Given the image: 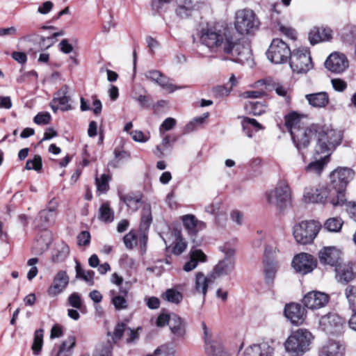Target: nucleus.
I'll return each instance as SVG.
<instances>
[{
    "label": "nucleus",
    "mask_w": 356,
    "mask_h": 356,
    "mask_svg": "<svg viewBox=\"0 0 356 356\" xmlns=\"http://www.w3.org/2000/svg\"><path fill=\"white\" fill-rule=\"evenodd\" d=\"M200 38L202 44L223 56L225 60L244 64L252 59L250 43L229 29L204 28Z\"/></svg>",
    "instance_id": "1"
},
{
    "label": "nucleus",
    "mask_w": 356,
    "mask_h": 356,
    "mask_svg": "<svg viewBox=\"0 0 356 356\" xmlns=\"http://www.w3.org/2000/svg\"><path fill=\"white\" fill-rule=\"evenodd\" d=\"M355 172L346 167H339L330 174L331 194L334 197L331 198V204L334 206H341L346 202L345 190L348 183L353 179Z\"/></svg>",
    "instance_id": "2"
},
{
    "label": "nucleus",
    "mask_w": 356,
    "mask_h": 356,
    "mask_svg": "<svg viewBox=\"0 0 356 356\" xmlns=\"http://www.w3.org/2000/svg\"><path fill=\"white\" fill-rule=\"evenodd\" d=\"M316 136L317 143L314 149V157L329 161L332 152L341 141V136L336 130L327 127H320Z\"/></svg>",
    "instance_id": "3"
},
{
    "label": "nucleus",
    "mask_w": 356,
    "mask_h": 356,
    "mask_svg": "<svg viewBox=\"0 0 356 356\" xmlns=\"http://www.w3.org/2000/svg\"><path fill=\"white\" fill-rule=\"evenodd\" d=\"M234 25L238 34L251 35L258 31L260 22L252 10L244 8L236 12Z\"/></svg>",
    "instance_id": "4"
},
{
    "label": "nucleus",
    "mask_w": 356,
    "mask_h": 356,
    "mask_svg": "<svg viewBox=\"0 0 356 356\" xmlns=\"http://www.w3.org/2000/svg\"><path fill=\"white\" fill-rule=\"evenodd\" d=\"M312 339L310 332L299 329L288 337L284 343L285 350L295 356H300L309 350Z\"/></svg>",
    "instance_id": "5"
},
{
    "label": "nucleus",
    "mask_w": 356,
    "mask_h": 356,
    "mask_svg": "<svg viewBox=\"0 0 356 356\" xmlns=\"http://www.w3.org/2000/svg\"><path fill=\"white\" fill-rule=\"evenodd\" d=\"M321 228L320 222L315 220L302 221L293 227V236L300 244L312 243Z\"/></svg>",
    "instance_id": "6"
},
{
    "label": "nucleus",
    "mask_w": 356,
    "mask_h": 356,
    "mask_svg": "<svg viewBox=\"0 0 356 356\" xmlns=\"http://www.w3.org/2000/svg\"><path fill=\"white\" fill-rule=\"evenodd\" d=\"M289 65L293 72L307 73L313 68L309 51L307 48H298L292 51L289 58Z\"/></svg>",
    "instance_id": "7"
},
{
    "label": "nucleus",
    "mask_w": 356,
    "mask_h": 356,
    "mask_svg": "<svg viewBox=\"0 0 356 356\" xmlns=\"http://www.w3.org/2000/svg\"><path fill=\"white\" fill-rule=\"evenodd\" d=\"M292 51L289 45L282 40L273 39L266 51L268 59L275 64L286 63L291 57Z\"/></svg>",
    "instance_id": "8"
},
{
    "label": "nucleus",
    "mask_w": 356,
    "mask_h": 356,
    "mask_svg": "<svg viewBox=\"0 0 356 356\" xmlns=\"http://www.w3.org/2000/svg\"><path fill=\"white\" fill-rule=\"evenodd\" d=\"M290 198V188L285 181H280L274 189L266 193L268 202L280 209H282L286 205Z\"/></svg>",
    "instance_id": "9"
},
{
    "label": "nucleus",
    "mask_w": 356,
    "mask_h": 356,
    "mask_svg": "<svg viewBox=\"0 0 356 356\" xmlns=\"http://www.w3.org/2000/svg\"><path fill=\"white\" fill-rule=\"evenodd\" d=\"M140 330H141L140 327L131 329L125 323L119 322L116 324L112 332H108L107 333V336L111 337L113 344L117 343L124 335L126 337L127 343H135L139 339Z\"/></svg>",
    "instance_id": "10"
},
{
    "label": "nucleus",
    "mask_w": 356,
    "mask_h": 356,
    "mask_svg": "<svg viewBox=\"0 0 356 356\" xmlns=\"http://www.w3.org/2000/svg\"><path fill=\"white\" fill-rule=\"evenodd\" d=\"M319 128L320 127L317 125H312L309 127L305 126L300 129H292L290 134L298 150L307 147L311 138L316 134Z\"/></svg>",
    "instance_id": "11"
},
{
    "label": "nucleus",
    "mask_w": 356,
    "mask_h": 356,
    "mask_svg": "<svg viewBox=\"0 0 356 356\" xmlns=\"http://www.w3.org/2000/svg\"><path fill=\"white\" fill-rule=\"evenodd\" d=\"M277 249L270 245L265 248L264 257V273L266 282L268 284L273 283L277 271L278 270L277 262L273 259V256L276 253Z\"/></svg>",
    "instance_id": "12"
},
{
    "label": "nucleus",
    "mask_w": 356,
    "mask_h": 356,
    "mask_svg": "<svg viewBox=\"0 0 356 356\" xmlns=\"http://www.w3.org/2000/svg\"><path fill=\"white\" fill-rule=\"evenodd\" d=\"M328 197L331 202V198L334 197V196L331 194L330 190L323 185L307 187L303 195V200L306 203L323 204Z\"/></svg>",
    "instance_id": "13"
},
{
    "label": "nucleus",
    "mask_w": 356,
    "mask_h": 356,
    "mask_svg": "<svg viewBox=\"0 0 356 356\" xmlns=\"http://www.w3.org/2000/svg\"><path fill=\"white\" fill-rule=\"evenodd\" d=\"M222 251L225 252V257L215 266L211 273L213 280L218 277L228 275L235 268L234 250L229 248Z\"/></svg>",
    "instance_id": "14"
},
{
    "label": "nucleus",
    "mask_w": 356,
    "mask_h": 356,
    "mask_svg": "<svg viewBox=\"0 0 356 356\" xmlns=\"http://www.w3.org/2000/svg\"><path fill=\"white\" fill-rule=\"evenodd\" d=\"M319 326L330 334H339L344 325L343 319L336 313H328L319 319Z\"/></svg>",
    "instance_id": "15"
},
{
    "label": "nucleus",
    "mask_w": 356,
    "mask_h": 356,
    "mask_svg": "<svg viewBox=\"0 0 356 356\" xmlns=\"http://www.w3.org/2000/svg\"><path fill=\"white\" fill-rule=\"evenodd\" d=\"M292 266L297 273L306 275L316 267V261L312 255L302 252L293 257Z\"/></svg>",
    "instance_id": "16"
},
{
    "label": "nucleus",
    "mask_w": 356,
    "mask_h": 356,
    "mask_svg": "<svg viewBox=\"0 0 356 356\" xmlns=\"http://www.w3.org/2000/svg\"><path fill=\"white\" fill-rule=\"evenodd\" d=\"M145 76L147 79L154 82L168 93H172L177 90L185 88L184 86H179L173 84L169 77L156 70L147 71Z\"/></svg>",
    "instance_id": "17"
},
{
    "label": "nucleus",
    "mask_w": 356,
    "mask_h": 356,
    "mask_svg": "<svg viewBox=\"0 0 356 356\" xmlns=\"http://www.w3.org/2000/svg\"><path fill=\"white\" fill-rule=\"evenodd\" d=\"M325 66L328 70L340 74L348 67L349 62L345 54L334 52L326 59Z\"/></svg>",
    "instance_id": "18"
},
{
    "label": "nucleus",
    "mask_w": 356,
    "mask_h": 356,
    "mask_svg": "<svg viewBox=\"0 0 356 356\" xmlns=\"http://www.w3.org/2000/svg\"><path fill=\"white\" fill-rule=\"evenodd\" d=\"M330 300L328 294L312 291L307 293L303 298L302 302L305 307L311 309H318L325 307Z\"/></svg>",
    "instance_id": "19"
},
{
    "label": "nucleus",
    "mask_w": 356,
    "mask_h": 356,
    "mask_svg": "<svg viewBox=\"0 0 356 356\" xmlns=\"http://www.w3.org/2000/svg\"><path fill=\"white\" fill-rule=\"evenodd\" d=\"M335 277L338 282L347 284L356 277V269L353 262L339 264L335 267Z\"/></svg>",
    "instance_id": "20"
},
{
    "label": "nucleus",
    "mask_w": 356,
    "mask_h": 356,
    "mask_svg": "<svg viewBox=\"0 0 356 356\" xmlns=\"http://www.w3.org/2000/svg\"><path fill=\"white\" fill-rule=\"evenodd\" d=\"M274 351V341H264L248 347L244 352V356H273Z\"/></svg>",
    "instance_id": "21"
},
{
    "label": "nucleus",
    "mask_w": 356,
    "mask_h": 356,
    "mask_svg": "<svg viewBox=\"0 0 356 356\" xmlns=\"http://www.w3.org/2000/svg\"><path fill=\"white\" fill-rule=\"evenodd\" d=\"M284 315L292 324L300 325L305 321L306 318V312L300 305L298 303H291L286 305L284 308Z\"/></svg>",
    "instance_id": "22"
},
{
    "label": "nucleus",
    "mask_w": 356,
    "mask_h": 356,
    "mask_svg": "<svg viewBox=\"0 0 356 356\" xmlns=\"http://www.w3.org/2000/svg\"><path fill=\"white\" fill-rule=\"evenodd\" d=\"M69 280L70 278L65 271L60 270L58 272L53 280L51 285L47 290L48 295L50 297H55L61 293L68 285Z\"/></svg>",
    "instance_id": "23"
},
{
    "label": "nucleus",
    "mask_w": 356,
    "mask_h": 356,
    "mask_svg": "<svg viewBox=\"0 0 356 356\" xmlns=\"http://www.w3.org/2000/svg\"><path fill=\"white\" fill-rule=\"evenodd\" d=\"M318 257L321 264L336 267L341 259V252L334 247H325L320 250Z\"/></svg>",
    "instance_id": "24"
},
{
    "label": "nucleus",
    "mask_w": 356,
    "mask_h": 356,
    "mask_svg": "<svg viewBox=\"0 0 356 356\" xmlns=\"http://www.w3.org/2000/svg\"><path fill=\"white\" fill-rule=\"evenodd\" d=\"M183 225L188 234L191 236H195L200 231L206 227L204 222L197 219L194 215L188 214L181 218Z\"/></svg>",
    "instance_id": "25"
},
{
    "label": "nucleus",
    "mask_w": 356,
    "mask_h": 356,
    "mask_svg": "<svg viewBox=\"0 0 356 356\" xmlns=\"http://www.w3.org/2000/svg\"><path fill=\"white\" fill-rule=\"evenodd\" d=\"M332 38V31L326 27H314L309 33V40L312 44L320 42L329 41Z\"/></svg>",
    "instance_id": "26"
},
{
    "label": "nucleus",
    "mask_w": 356,
    "mask_h": 356,
    "mask_svg": "<svg viewBox=\"0 0 356 356\" xmlns=\"http://www.w3.org/2000/svg\"><path fill=\"white\" fill-rule=\"evenodd\" d=\"M215 280H213L211 273L208 276H205L202 272H198L195 274L194 281V291L197 293L202 294L203 299L207 293L208 286L210 283L213 282Z\"/></svg>",
    "instance_id": "27"
},
{
    "label": "nucleus",
    "mask_w": 356,
    "mask_h": 356,
    "mask_svg": "<svg viewBox=\"0 0 356 356\" xmlns=\"http://www.w3.org/2000/svg\"><path fill=\"white\" fill-rule=\"evenodd\" d=\"M190 260L184 266V270L190 272L194 270L199 262H205L207 261V255L198 249H192L189 252Z\"/></svg>",
    "instance_id": "28"
},
{
    "label": "nucleus",
    "mask_w": 356,
    "mask_h": 356,
    "mask_svg": "<svg viewBox=\"0 0 356 356\" xmlns=\"http://www.w3.org/2000/svg\"><path fill=\"white\" fill-rule=\"evenodd\" d=\"M344 352L343 345L334 341H329L321 348L320 356H343Z\"/></svg>",
    "instance_id": "29"
},
{
    "label": "nucleus",
    "mask_w": 356,
    "mask_h": 356,
    "mask_svg": "<svg viewBox=\"0 0 356 356\" xmlns=\"http://www.w3.org/2000/svg\"><path fill=\"white\" fill-rule=\"evenodd\" d=\"M169 327L172 334L177 338H184L186 334V324L177 315H171Z\"/></svg>",
    "instance_id": "30"
},
{
    "label": "nucleus",
    "mask_w": 356,
    "mask_h": 356,
    "mask_svg": "<svg viewBox=\"0 0 356 356\" xmlns=\"http://www.w3.org/2000/svg\"><path fill=\"white\" fill-rule=\"evenodd\" d=\"M305 98L312 106L316 108H323L329 103V97L325 92L307 94Z\"/></svg>",
    "instance_id": "31"
},
{
    "label": "nucleus",
    "mask_w": 356,
    "mask_h": 356,
    "mask_svg": "<svg viewBox=\"0 0 356 356\" xmlns=\"http://www.w3.org/2000/svg\"><path fill=\"white\" fill-rule=\"evenodd\" d=\"M303 115L293 111L285 116V126L288 131L291 133L292 129H300L305 127L302 122Z\"/></svg>",
    "instance_id": "32"
},
{
    "label": "nucleus",
    "mask_w": 356,
    "mask_h": 356,
    "mask_svg": "<svg viewBox=\"0 0 356 356\" xmlns=\"http://www.w3.org/2000/svg\"><path fill=\"white\" fill-rule=\"evenodd\" d=\"M68 88L67 86H63L56 93V96L54 98V102L59 104L60 109L63 111H68L70 109V106L68 104L70 99V97L67 95Z\"/></svg>",
    "instance_id": "33"
},
{
    "label": "nucleus",
    "mask_w": 356,
    "mask_h": 356,
    "mask_svg": "<svg viewBox=\"0 0 356 356\" xmlns=\"http://www.w3.org/2000/svg\"><path fill=\"white\" fill-rule=\"evenodd\" d=\"M121 201L124 202L126 205L132 211H136L139 208V204L142 200L140 194H134L132 193L120 195Z\"/></svg>",
    "instance_id": "34"
},
{
    "label": "nucleus",
    "mask_w": 356,
    "mask_h": 356,
    "mask_svg": "<svg viewBox=\"0 0 356 356\" xmlns=\"http://www.w3.org/2000/svg\"><path fill=\"white\" fill-rule=\"evenodd\" d=\"M70 253V248L67 245L62 243L59 245L53 253L51 260L54 263H59L65 261Z\"/></svg>",
    "instance_id": "35"
},
{
    "label": "nucleus",
    "mask_w": 356,
    "mask_h": 356,
    "mask_svg": "<svg viewBox=\"0 0 356 356\" xmlns=\"http://www.w3.org/2000/svg\"><path fill=\"white\" fill-rule=\"evenodd\" d=\"M197 2V0H182L179 3L176 13L181 17H186L191 15V12L194 7L193 2Z\"/></svg>",
    "instance_id": "36"
},
{
    "label": "nucleus",
    "mask_w": 356,
    "mask_h": 356,
    "mask_svg": "<svg viewBox=\"0 0 356 356\" xmlns=\"http://www.w3.org/2000/svg\"><path fill=\"white\" fill-rule=\"evenodd\" d=\"M208 356H228L227 353L225 351L220 342L214 341L208 343L205 347Z\"/></svg>",
    "instance_id": "37"
},
{
    "label": "nucleus",
    "mask_w": 356,
    "mask_h": 356,
    "mask_svg": "<svg viewBox=\"0 0 356 356\" xmlns=\"http://www.w3.org/2000/svg\"><path fill=\"white\" fill-rule=\"evenodd\" d=\"M316 161L310 163L307 167L306 170L309 172L321 174L323 171L325 165L328 163L329 161L323 159L322 158H318L317 156L314 157Z\"/></svg>",
    "instance_id": "38"
},
{
    "label": "nucleus",
    "mask_w": 356,
    "mask_h": 356,
    "mask_svg": "<svg viewBox=\"0 0 356 356\" xmlns=\"http://www.w3.org/2000/svg\"><path fill=\"white\" fill-rule=\"evenodd\" d=\"M343 224V222L341 218L338 217L330 218L325 221L324 228L331 232H338L341 230Z\"/></svg>",
    "instance_id": "39"
},
{
    "label": "nucleus",
    "mask_w": 356,
    "mask_h": 356,
    "mask_svg": "<svg viewBox=\"0 0 356 356\" xmlns=\"http://www.w3.org/2000/svg\"><path fill=\"white\" fill-rule=\"evenodd\" d=\"M345 296L352 311H356V285H348L345 289Z\"/></svg>",
    "instance_id": "40"
},
{
    "label": "nucleus",
    "mask_w": 356,
    "mask_h": 356,
    "mask_svg": "<svg viewBox=\"0 0 356 356\" xmlns=\"http://www.w3.org/2000/svg\"><path fill=\"white\" fill-rule=\"evenodd\" d=\"M162 297L167 301L174 304H179L183 299L182 294L174 289H169L166 290Z\"/></svg>",
    "instance_id": "41"
},
{
    "label": "nucleus",
    "mask_w": 356,
    "mask_h": 356,
    "mask_svg": "<svg viewBox=\"0 0 356 356\" xmlns=\"http://www.w3.org/2000/svg\"><path fill=\"white\" fill-rule=\"evenodd\" d=\"M99 219L105 222H111L114 219L113 211L108 203H104L99 209Z\"/></svg>",
    "instance_id": "42"
},
{
    "label": "nucleus",
    "mask_w": 356,
    "mask_h": 356,
    "mask_svg": "<svg viewBox=\"0 0 356 356\" xmlns=\"http://www.w3.org/2000/svg\"><path fill=\"white\" fill-rule=\"evenodd\" d=\"M110 180L111 176L108 175L103 174L100 177H96L95 183L97 191L101 193H106L109 188L108 182Z\"/></svg>",
    "instance_id": "43"
},
{
    "label": "nucleus",
    "mask_w": 356,
    "mask_h": 356,
    "mask_svg": "<svg viewBox=\"0 0 356 356\" xmlns=\"http://www.w3.org/2000/svg\"><path fill=\"white\" fill-rule=\"evenodd\" d=\"M43 344V330H37L34 334L32 350L34 354L38 355L41 350Z\"/></svg>",
    "instance_id": "44"
},
{
    "label": "nucleus",
    "mask_w": 356,
    "mask_h": 356,
    "mask_svg": "<svg viewBox=\"0 0 356 356\" xmlns=\"http://www.w3.org/2000/svg\"><path fill=\"white\" fill-rule=\"evenodd\" d=\"M111 296L112 297V303L116 309L120 310L127 307V302L124 296L116 295L115 291H111Z\"/></svg>",
    "instance_id": "45"
},
{
    "label": "nucleus",
    "mask_w": 356,
    "mask_h": 356,
    "mask_svg": "<svg viewBox=\"0 0 356 356\" xmlns=\"http://www.w3.org/2000/svg\"><path fill=\"white\" fill-rule=\"evenodd\" d=\"M42 167V157L40 155H35L33 159H29L26 161V170H34L37 172L41 170Z\"/></svg>",
    "instance_id": "46"
},
{
    "label": "nucleus",
    "mask_w": 356,
    "mask_h": 356,
    "mask_svg": "<svg viewBox=\"0 0 356 356\" xmlns=\"http://www.w3.org/2000/svg\"><path fill=\"white\" fill-rule=\"evenodd\" d=\"M56 216L53 213H50L46 210H42L39 214L38 219L40 220L41 227L45 226L47 224L54 222Z\"/></svg>",
    "instance_id": "47"
},
{
    "label": "nucleus",
    "mask_w": 356,
    "mask_h": 356,
    "mask_svg": "<svg viewBox=\"0 0 356 356\" xmlns=\"http://www.w3.org/2000/svg\"><path fill=\"white\" fill-rule=\"evenodd\" d=\"M169 146L170 137L168 136H166L163 138L161 143L156 146V149L154 151L155 155L159 158L163 156L165 154V150H166Z\"/></svg>",
    "instance_id": "48"
},
{
    "label": "nucleus",
    "mask_w": 356,
    "mask_h": 356,
    "mask_svg": "<svg viewBox=\"0 0 356 356\" xmlns=\"http://www.w3.org/2000/svg\"><path fill=\"white\" fill-rule=\"evenodd\" d=\"M123 240L126 248L129 249H132L137 244L136 234L134 231H130L127 234Z\"/></svg>",
    "instance_id": "49"
},
{
    "label": "nucleus",
    "mask_w": 356,
    "mask_h": 356,
    "mask_svg": "<svg viewBox=\"0 0 356 356\" xmlns=\"http://www.w3.org/2000/svg\"><path fill=\"white\" fill-rule=\"evenodd\" d=\"M172 0H152L151 8L153 14L159 13L163 8L164 6L170 3Z\"/></svg>",
    "instance_id": "50"
},
{
    "label": "nucleus",
    "mask_w": 356,
    "mask_h": 356,
    "mask_svg": "<svg viewBox=\"0 0 356 356\" xmlns=\"http://www.w3.org/2000/svg\"><path fill=\"white\" fill-rule=\"evenodd\" d=\"M186 247L187 243L186 241L181 237L179 236L177 238L175 246L173 247L172 252L176 255H179L186 250Z\"/></svg>",
    "instance_id": "51"
},
{
    "label": "nucleus",
    "mask_w": 356,
    "mask_h": 356,
    "mask_svg": "<svg viewBox=\"0 0 356 356\" xmlns=\"http://www.w3.org/2000/svg\"><path fill=\"white\" fill-rule=\"evenodd\" d=\"M51 119V115L48 112H41L38 113L33 121L37 124H47L50 122Z\"/></svg>",
    "instance_id": "52"
},
{
    "label": "nucleus",
    "mask_w": 356,
    "mask_h": 356,
    "mask_svg": "<svg viewBox=\"0 0 356 356\" xmlns=\"http://www.w3.org/2000/svg\"><path fill=\"white\" fill-rule=\"evenodd\" d=\"M278 30L289 38L291 40L296 39V31L293 28L279 23Z\"/></svg>",
    "instance_id": "53"
},
{
    "label": "nucleus",
    "mask_w": 356,
    "mask_h": 356,
    "mask_svg": "<svg viewBox=\"0 0 356 356\" xmlns=\"http://www.w3.org/2000/svg\"><path fill=\"white\" fill-rule=\"evenodd\" d=\"M49 241H43L38 239L33 246V250L36 254H42L45 250H47L49 248Z\"/></svg>",
    "instance_id": "54"
},
{
    "label": "nucleus",
    "mask_w": 356,
    "mask_h": 356,
    "mask_svg": "<svg viewBox=\"0 0 356 356\" xmlns=\"http://www.w3.org/2000/svg\"><path fill=\"white\" fill-rule=\"evenodd\" d=\"M68 303L70 306L72 307H74L76 309H81L82 307V300L81 298L80 295L76 293H72L68 298Z\"/></svg>",
    "instance_id": "55"
},
{
    "label": "nucleus",
    "mask_w": 356,
    "mask_h": 356,
    "mask_svg": "<svg viewBox=\"0 0 356 356\" xmlns=\"http://www.w3.org/2000/svg\"><path fill=\"white\" fill-rule=\"evenodd\" d=\"M22 40L34 43L35 46L37 47L39 41H41L42 42H45L47 40H49L50 38H45L42 36H40L38 34L33 33L27 35L23 38H22Z\"/></svg>",
    "instance_id": "56"
},
{
    "label": "nucleus",
    "mask_w": 356,
    "mask_h": 356,
    "mask_svg": "<svg viewBox=\"0 0 356 356\" xmlns=\"http://www.w3.org/2000/svg\"><path fill=\"white\" fill-rule=\"evenodd\" d=\"M76 344V338L74 336H70L67 337L66 340H65L62 344L60 346L59 350L67 351L69 353V351L74 348V346Z\"/></svg>",
    "instance_id": "57"
},
{
    "label": "nucleus",
    "mask_w": 356,
    "mask_h": 356,
    "mask_svg": "<svg viewBox=\"0 0 356 356\" xmlns=\"http://www.w3.org/2000/svg\"><path fill=\"white\" fill-rule=\"evenodd\" d=\"M38 259L37 258H32L28 260L27 264L31 266L27 274V278L29 280L33 279L38 274V268L35 266V264L38 263Z\"/></svg>",
    "instance_id": "58"
},
{
    "label": "nucleus",
    "mask_w": 356,
    "mask_h": 356,
    "mask_svg": "<svg viewBox=\"0 0 356 356\" xmlns=\"http://www.w3.org/2000/svg\"><path fill=\"white\" fill-rule=\"evenodd\" d=\"M242 126L243 130H246L248 129V126H252L255 131H258L259 129H263L262 126L253 118H244L242 122Z\"/></svg>",
    "instance_id": "59"
},
{
    "label": "nucleus",
    "mask_w": 356,
    "mask_h": 356,
    "mask_svg": "<svg viewBox=\"0 0 356 356\" xmlns=\"http://www.w3.org/2000/svg\"><path fill=\"white\" fill-rule=\"evenodd\" d=\"M113 343H108L100 350H96L92 356H112Z\"/></svg>",
    "instance_id": "60"
},
{
    "label": "nucleus",
    "mask_w": 356,
    "mask_h": 356,
    "mask_svg": "<svg viewBox=\"0 0 356 356\" xmlns=\"http://www.w3.org/2000/svg\"><path fill=\"white\" fill-rule=\"evenodd\" d=\"M331 83L333 88L338 92H343L347 88L346 82L341 79H332Z\"/></svg>",
    "instance_id": "61"
},
{
    "label": "nucleus",
    "mask_w": 356,
    "mask_h": 356,
    "mask_svg": "<svg viewBox=\"0 0 356 356\" xmlns=\"http://www.w3.org/2000/svg\"><path fill=\"white\" fill-rule=\"evenodd\" d=\"M152 213L149 205H147L143 207L142 211V222L147 225H149L152 222Z\"/></svg>",
    "instance_id": "62"
},
{
    "label": "nucleus",
    "mask_w": 356,
    "mask_h": 356,
    "mask_svg": "<svg viewBox=\"0 0 356 356\" xmlns=\"http://www.w3.org/2000/svg\"><path fill=\"white\" fill-rule=\"evenodd\" d=\"M77 241L79 245H88L90 241V234L87 231L81 232L77 236Z\"/></svg>",
    "instance_id": "63"
},
{
    "label": "nucleus",
    "mask_w": 356,
    "mask_h": 356,
    "mask_svg": "<svg viewBox=\"0 0 356 356\" xmlns=\"http://www.w3.org/2000/svg\"><path fill=\"white\" fill-rule=\"evenodd\" d=\"M156 356H175V350L162 346L156 350Z\"/></svg>",
    "instance_id": "64"
}]
</instances>
